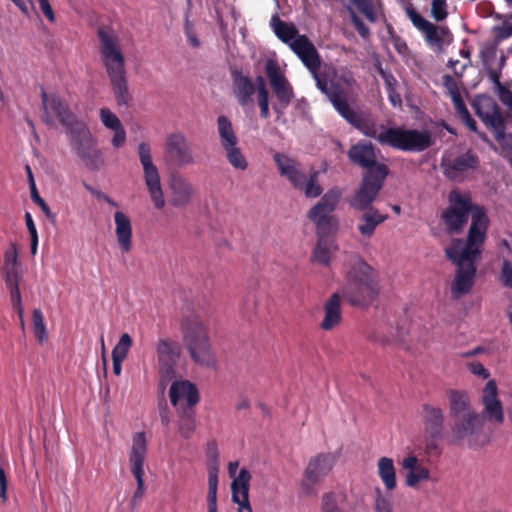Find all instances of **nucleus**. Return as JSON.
Returning a JSON list of instances; mask_svg holds the SVG:
<instances>
[{"mask_svg":"<svg viewBox=\"0 0 512 512\" xmlns=\"http://www.w3.org/2000/svg\"><path fill=\"white\" fill-rule=\"evenodd\" d=\"M378 476L386 490H394L397 486L396 471L393 460L388 457H381L377 462Z\"/></svg>","mask_w":512,"mask_h":512,"instance_id":"nucleus-36","label":"nucleus"},{"mask_svg":"<svg viewBox=\"0 0 512 512\" xmlns=\"http://www.w3.org/2000/svg\"><path fill=\"white\" fill-rule=\"evenodd\" d=\"M217 129L223 149L238 144V138L233 129L232 122L227 116L221 115L217 118Z\"/></svg>","mask_w":512,"mask_h":512,"instance_id":"nucleus-38","label":"nucleus"},{"mask_svg":"<svg viewBox=\"0 0 512 512\" xmlns=\"http://www.w3.org/2000/svg\"><path fill=\"white\" fill-rule=\"evenodd\" d=\"M451 99L453 101L454 108H455L459 118L464 116L465 114L469 113V111H468V109L466 107V104H465V102L462 99L461 94L460 95H457V94L453 95V97Z\"/></svg>","mask_w":512,"mask_h":512,"instance_id":"nucleus-62","label":"nucleus"},{"mask_svg":"<svg viewBox=\"0 0 512 512\" xmlns=\"http://www.w3.org/2000/svg\"><path fill=\"white\" fill-rule=\"evenodd\" d=\"M443 83L444 86L447 88L451 98L453 97V95H460L457 82L451 75H444Z\"/></svg>","mask_w":512,"mask_h":512,"instance_id":"nucleus-59","label":"nucleus"},{"mask_svg":"<svg viewBox=\"0 0 512 512\" xmlns=\"http://www.w3.org/2000/svg\"><path fill=\"white\" fill-rule=\"evenodd\" d=\"M169 397L171 404L176 407L177 410H179L181 406L194 408L199 402L197 387L187 380L174 381L169 389Z\"/></svg>","mask_w":512,"mask_h":512,"instance_id":"nucleus-21","label":"nucleus"},{"mask_svg":"<svg viewBox=\"0 0 512 512\" xmlns=\"http://www.w3.org/2000/svg\"><path fill=\"white\" fill-rule=\"evenodd\" d=\"M491 78L493 79V81L498 85L499 89H500V99L501 101L509 106V107H512V91L509 90V89H506L505 87H503L499 81V76L494 73V72H491Z\"/></svg>","mask_w":512,"mask_h":512,"instance_id":"nucleus-54","label":"nucleus"},{"mask_svg":"<svg viewBox=\"0 0 512 512\" xmlns=\"http://www.w3.org/2000/svg\"><path fill=\"white\" fill-rule=\"evenodd\" d=\"M449 416L452 419L473 411L469 394L463 390L450 389L447 391Z\"/></svg>","mask_w":512,"mask_h":512,"instance_id":"nucleus-34","label":"nucleus"},{"mask_svg":"<svg viewBox=\"0 0 512 512\" xmlns=\"http://www.w3.org/2000/svg\"><path fill=\"white\" fill-rule=\"evenodd\" d=\"M147 454V441L144 432H136L132 437V446L129 452V464L131 473L137 482V488L132 496L131 504L136 506L143 497L144 486V462Z\"/></svg>","mask_w":512,"mask_h":512,"instance_id":"nucleus-13","label":"nucleus"},{"mask_svg":"<svg viewBox=\"0 0 512 512\" xmlns=\"http://www.w3.org/2000/svg\"><path fill=\"white\" fill-rule=\"evenodd\" d=\"M178 411V430L180 435L185 438L189 439L196 428L195 423V410L192 407H183L181 406Z\"/></svg>","mask_w":512,"mask_h":512,"instance_id":"nucleus-37","label":"nucleus"},{"mask_svg":"<svg viewBox=\"0 0 512 512\" xmlns=\"http://www.w3.org/2000/svg\"><path fill=\"white\" fill-rule=\"evenodd\" d=\"M462 244L461 239H453L445 250L447 259L457 266L451 285L453 299H459L471 291L477 272L476 260L481 254L482 246L470 247Z\"/></svg>","mask_w":512,"mask_h":512,"instance_id":"nucleus-5","label":"nucleus"},{"mask_svg":"<svg viewBox=\"0 0 512 512\" xmlns=\"http://www.w3.org/2000/svg\"><path fill=\"white\" fill-rule=\"evenodd\" d=\"M468 368L472 374L477 375L483 379H487L490 376L489 371L483 366L482 363L478 361L469 363Z\"/></svg>","mask_w":512,"mask_h":512,"instance_id":"nucleus-58","label":"nucleus"},{"mask_svg":"<svg viewBox=\"0 0 512 512\" xmlns=\"http://www.w3.org/2000/svg\"><path fill=\"white\" fill-rule=\"evenodd\" d=\"M478 165V156L472 150H468L455 157L443 156L440 163L443 175L455 182L463 181L467 174L475 170Z\"/></svg>","mask_w":512,"mask_h":512,"instance_id":"nucleus-18","label":"nucleus"},{"mask_svg":"<svg viewBox=\"0 0 512 512\" xmlns=\"http://www.w3.org/2000/svg\"><path fill=\"white\" fill-rule=\"evenodd\" d=\"M337 112L354 128L367 137L376 139L381 145L405 152H423L434 144L428 130L406 129L404 127L386 128L378 125L369 116H362L346 102L337 103Z\"/></svg>","mask_w":512,"mask_h":512,"instance_id":"nucleus-1","label":"nucleus"},{"mask_svg":"<svg viewBox=\"0 0 512 512\" xmlns=\"http://www.w3.org/2000/svg\"><path fill=\"white\" fill-rule=\"evenodd\" d=\"M25 224L27 227V230L30 234V250L31 254L35 255L37 253V247H38V233L35 226V223L33 221V218L29 212L25 213Z\"/></svg>","mask_w":512,"mask_h":512,"instance_id":"nucleus-47","label":"nucleus"},{"mask_svg":"<svg viewBox=\"0 0 512 512\" xmlns=\"http://www.w3.org/2000/svg\"><path fill=\"white\" fill-rule=\"evenodd\" d=\"M6 287L8 288L10 292V299L13 308L16 310L21 324H24L23 321V307H22V298L21 293L19 289V278H8L4 279Z\"/></svg>","mask_w":512,"mask_h":512,"instance_id":"nucleus-41","label":"nucleus"},{"mask_svg":"<svg viewBox=\"0 0 512 512\" xmlns=\"http://www.w3.org/2000/svg\"><path fill=\"white\" fill-rule=\"evenodd\" d=\"M341 296L339 292L333 293L324 305V318L320 328L330 331L338 326L342 319Z\"/></svg>","mask_w":512,"mask_h":512,"instance_id":"nucleus-29","label":"nucleus"},{"mask_svg":"<svg viewBox=\"0 0 512 512\" xmlns=\"http://www.w3.org/2000/svg\"><path fill=\"white\" fill-rule=\"evenodd\" d=\"M138 155L151 200L157 209H162L165 206L164 193L161 187L160 175L152 161L151 148L148 143L142 142L139 144Z\"/></svg>","mask_w":512,"mask_h":512,"instance_id":"nucleus-16","label":"nucleus"},{"mask_svg":"<svg viewBox=\"0 0 512 512\" xmlns=\"http://www.w3.org/2000/svg\"><path fill=\"white\" fill-rule=\"evenodd\" d=\"M421 32L425 34V38L429 43L439 44L441 42L439 30L433 23L430 22Z\"/></svg>","mask_w":512,"mask_h":512,"instance_id":"nucleus-55","label":"nucleus"},{"mask_svg":"<svg viewBox=\"0 0 512 512\" xmlns=\"http://www.w3.org/2000/svg\"><path fill=\"white\" fill-rule=\"evenodd\" d=\"M30 192L32 201L41 208L42 212L45 214L47 218L54 220L56 215L51 212L49 206L46 204L44 199L39 195L36 185H33Z\"/></svg>","mask_w":512,"mask_h":512,"instance_id":"nucleus-51","label":"nucleus"},{"mask_svg":"<svg viewBox=\"0 0 512 512\" xmlns=\"http://www.w3.org/2000/svg\"><path fill=\"white\" fill-rule=\"evenodd\" d=\"M484 420V416L474 410L460 415L452 419V434L459 439L477 434L482 430Z\"/></svg>","mask_w":512,"mask_h":512,"instance_id":"nucleus-23","label":"nucleus"},{"mask_svg":"<svg viewBox=\"0 0 512 512\" xmlns=\"http://www.w3.org/2000/svg\"><path fill=\"white\" fill-rule=\"evenodd\" d=\"M291 50L313 74L317 88L326 95L336 111L337 103L345 104L347 102L345 93L339 84L330 81L329 75L325 71H320L319 53L306 35L300 36L294 41L291 44Z\"/></svg>","mask_w":512,"mask_h":512,"instance_id":"nucleus-6","label":"nucleus"},{"mask_svg":"<svg viewBox=\"0 0 512 512\" xmlns=\"http://www.w3.org/2000/svg\"><path fill=\"white\" fill-rule=\"evenodd\" d=\"M332 234H316L317 242L312 251L311 260L323 266H329L332 253L336 250Z\"/></svg>","mask_w":512,"mask_h":512,"instance_id":"nucleus-32","label":"nucleus"},{"mask_svg":"<svg viewBox=\"0 0 512 512\" xmlns=\"http://www.w3.org/2000/svg\"><path fill=\"white\" fill-rule=\"evenodd\" d=\"M114 131V135H113V138H112V145L115 147V148H119L121 147L125 141H126V132H125V129L123 128V126H120V128H116L113 130Z\"/></svg>","mask_w":512,"mask_h":512,"instance_id":"nucleus-61","label":"nucleus"},{"mask_svg":"<svg viewBox=\"0 0 512 512\" xmlns=\"http://www.w3.org/2000/svg\"><path fill=\"white\" fill-rule=\"evenodd\" d=\"M226 158L229 164L239 170H245L248 167V162L242 153L241 149L235 145L224 149Z\"/></svg>","mask_w":512,"mask_h":512,"instance_id":"nucleus-42","label":"nucleus"},{"mask_svg":"<svg viewBox=\"0 0 512 512\" xmlns=\"http://www.w3.org/2000/svg\"><path fill=\"white\" fill-rule=\"evenodd\" d=\"M446 0H432L431 11L436 21H443L447 17Z\"/></svg>","mask_w":512,"mask_h":512,"instance_id":"nucleus-52","label":"nucleus"},{"mask_svg":"<svg viewBox=\"0 0 512 512\" xmlns=\"http://www.w3.org/2000/svg\"><path fill=\"white\" fill-rule=\"evenodd\" d=\"M251 475L250 472L242 468L238 476L232 481V501L239 505L238 508L245 509L248 512H253L249 502V487Z\"/></svg>","mask_w":512,"mask_h":512,"instance_id":"nucleus-26","label":"nucleus"},{"mask_svg":"<svg viewBox=\"0 0 512 512\" xmlns=\"http://www.w3.org/2000/svg\"><path fill=\"white\" fill-rule=\"evenodd\" d=\"M357 10L369 21L375 22L377 17L372 0H350Z\"/></svg>","mask_w":512,"mask_h":512,"instance_id":"nucleus-46","label":"nucleus"},{"mask_svg":"<svg viewBox=\"0 0 512 512\" xmlns=\"http://www.w3.org/2000/svg\"><path fill=\"white\" fill-rule=\"evenodd\" d=\"M97 37L101 62L106 69L116 102L119 106L128 105L131 96L119 37L113 29L104 26L98 27Z\"/></svg>","mask_w":512,"mask_h":512,"instance_id":"nucleus-4","label":"nucleus"},{"mask_svg":"<svg viewBox=\"0 0 512 512\" xmlns=\"http://www.w3.org/2000/svg\"><path fill=\"white\" fill-rule=\"evenodd\" d=\"M164 161L167 166L175 168H182L195 163L191 145L182 132H174L166 137Z\"/></svg>","mask_w":512,"mask_h":512,"instance_id":"nucleus-15","label":"nucleus"},{"mask_svg":"<svg viewBox=\"0 0 512 512\" xmlns=\"http://www.w3.org/2000/svg\"><path fill=\"white\" fill-rule=\"evenodd\" d=\"M271 26L275 35L290 48L291 44L301 36L294 24L282 21L277 14L272 16Z\"/></svg>","mask_w":512,"mask_h":512,"instance_id":"nucleus-35","label":"nucleus"},{"mask_svg":"<svg viewBox=\"0 0 512 512\" xmlns=\"http://www.w3.org/2000/svg\"><path fill=\"white\" fill-rule=\"evenodd\" d=\"M443 423L444 414L440 407H435L430 404L423 405V424L425 435L441 437Z\"/></svg>","mask_w":512,"mask_h":512,"instance_id":"nucleus-28","label":"nucleus"},{"mask_svg":"<svg viewBox=\"0 0 512 512\" xmlns=\"http://www.w3.org/2000/svg\"><path fill=\"white\" fill-rule=\"evenodd\" d=\"M482 404L484 406V414L489 421L502 424L504 421L503 406L498 398V389L496 381L489 380L482 391Z\"/></svg>","mask_w":512,"mask_h":512,"instance_id":"nucleus-22","label":"nucleus"},{"mask_svg":"<svg viewBox=\"0 0 512 512\" xmlns=\"http://www.w3.org/2000/svg\"><path fill=\"white\" fill-rule=\"evenodd\" d=\"M218 469L208 472L207 512H217Z\"/></svg>","mask_w":512,"mask_h":512,"instance_id":"nucleus-40","label":"nucleus"},{"mask_svg":"<svg viewBox=\"0 0 512 512\" xmlns=\"http://www.w3.org/2000/svg\"><path fill=\"white\" fill-rule=\"evenodd\" d=\"M321 512H343L338 506L336 496L334 493H325L322 496Z\"/></svg>","mask_w":512,"mask_h":512,"instance_id":"nucleus-50","label":"nucleus"},{"mask_svg":"<svg viewBox=\"0 0 512 512\" xmlns=\"http://www.w3.org/2000/svg\"><path fill=\"white\" fill-rule=\"evenodd\" d=\"M115 235L123 253L132 249V225L129 217L121 211L114 213Z\"/></svg>","mask_w":512,"mask_h":512,"instance_id":"nucleus-30","label":"nucleus"},{"mask_svg":"<svg viewBox=\"0 0 512 512\" xmlns=\"http://www.w3.org/2000/svg\"><path fill=\"white\" fill-rule=\"evenodd\" d=\"M380 289L378 272L360 255H350L340 296L353 307L368 308L378 300Z\"/></svg>","mask_w":512,"mask_h":512,"instance_id":"nucleus-3","label":"nucleus"},{"mask_svg":"<svg viewBox=\"0 0 512 512\" xmlns=\"http://www.w3.org/2000/svg\"><path fill=\"white\" fill-rule=\"evenodd\" d=\"M403 469L407 470L405 483L409 487H415L419 482L430 478V471L419 463L416 456L410 455L402 462Z\"/></svg>","mask_w":512,"mask_h":512,"instance_id":"nucleus-33","label":"nucleus"},{"mask_svg":"<svg viewBox=\"0 0 512 512\" xmlns=\"http://www.w3.org/2000/svg\"><path fill=\"white\" fill-rule=\"evenodd\" d=\"M512 36V22H504L501 27L496 30V37L499 40L506 39Z\"/></svg>","mask_w":512,"mask_h":512,"instance_id":"nucleus-63","label":"nucleus"},{"mask_svg":"<svg viewBox=\"0 0 512 512\" xmlns=\"http://www.w3.org/2000/svg\"><path fill=\"white\" fill-rule=\"evenodd\" d=\"M407 15L413 25L420 31H422L430 23L413 8L407 9Z\"/></svg>","mask_w":512,"mask_h":512,"instance_id":"nucleus-56","label":"nucleus"},{"mask_svg":"<svg viewBox=\"0 0 512 512\" xmlns=\"http://www.w3.org/2000/svg\"><path fill=\"white\" fill-rule=\"evenodd\" d=\"M32 329L36 339L42 343L46 339V326L41 310L34 309L32 312Z\"/></svg>","mask_w":512,"mask_h":512,"instance_id":"nucleus-45","label":"nucleus"},{"mask_svg":"<svg viewBox=\"0 0 512 512\" xmlns=\"http://www.w3.org/2000/svg\"><path fill=\"white\" fill-rule=\"evenodd\" d=\"M375 512H392L390 501L384 498L380 492L375 501Z\"/></svg>","mask_w":512,"mask_h":512,"instance_id":"nucleus-60","label":"nucleus"},{"mask_svg":"<svg viewBox=\"0 0 512 512\" xmlns=\"http://www.w3.org/2000/svg\"><path fill=\"white\" fill-rule=\"evenodd\" d=\"M441 437H433L425 435L424 453L428 458H437L441 454L438 440Z\"/></svg>","mask_w":512,"mask_h":512,"instance_id":"nucleus-48","label":"nucleus"},{"mask_svg":"<svg viewBox=\"0 0 512 512\" xmlns=\"http://www.w3.org/2000/svg\"><path fill=\"white\" fill-rule=\"evenodd\" d=\"M66 131L72 149L85 166L92 171L100 169L104 163L102 153L97 148L87 124L79 120L66 128Z\"/></svg>","mask_w":512,"mask_h":512,"instance_id":"nucleus-8","label":"nucleus"},{"mask_svg":"<svg viewBox=\"0 0 512 512\" xmlns=\"http://www.w3.org/2000/svg\"><path fill=\"white\" fill-rule=\"evenodd\" d=\"M264 71L276 99L273 110L277 117H281L295 96L293 86L282 72L276 59H267Z\"/></svg>","mask_w":512,"mask_h":512,"instance_id":"nucleus-11","label":"nucleus"},{"mask_svg":"<svg viewBox=\"0 0 512 512\" xmlns=\"http://www.w3.org/2000/svg\"><path fill=\"white\" fill-rule=\"evenodd\" d=\"M350 12V18L353 26L355 27L356 31L359 33V35L362 38H367L370 35L369 28L365 25V23L362 21V19L356 15V13L353 11V9L349 8Z\"/></svg>","mask_w":512,"mask_h":512,"instance_id":"nucleus-53","label":"nucleus"},{"mask_svg":"<svg viewBox=\"0 0 512 512\" xmlns=\"http://www.w3.org/2000/svg\"><path fill=\"white\" fill-rule=\"evenodd\" d=\"M233 94L241 107H246L252 102V95L255 92V86L248 76L241 71L232 72Z\"/></svg>","mask_w":512,"mask_h":512,"instance_id":"nucleus-27","label":"nucleus"},{"mask_svg":"<svg viewBox=\"0 0 512 512\" xmlns=\"http://www.w3.org/2000/svg\"><path fill=\"white\" fill-rule=\"evenodd\" d=\"M206 456L209 461L213 462L215 466L218 465V449L216 442L212 441L207 444L206 447Z\"/></svg>","mask_w":512,"mask_h":512,"instance_id":"nucleus-64","label":"nucleus"},{"mask_svg":"<svg viewBox=\"0 0 512 512\" xmlns=\"http://www.w3.org/2000/svg\"><path fill=\"white\" fill-rule=\"evenodd\" d=\"M448 207L442 212L441 220L449 234H459L471 214V225L464 246H482L489 226L484 207L474 204L468 193L452 190L448 195Z\"/></svg>","mask_w":512,"mask_h":512,"instance_id":"nucleus-2","label":"nucleus"},{"mask_svg":"<svg viewBox=\"0 0 512 512\" xmlns=\"http://www.w3.org/2000/svg\"><path fill=\"white\" fill-rule=\"evenodd\" d=\"M341 198L338 188L329 189L308 212L307 217L316 227V234H333L338 227V220L333 215Z\"/></svg>","mask_w":512,"mask_h":512,"instance_id":"nucleus-9","label":"nucleus"},{"mask_svg":"<svg viewBox=\"0 0 512 512\" xmlns=\"http://www.w3.org/2000/svg\"><path fill=\"white\" fill-rule=\"evenodd\" d=\"M155 352L161 384L166 385L175 377V367L180 360L182 347L177 341L164 337L156 341Z\"/></svg>","mask_w":512,"mask_h":512,"instance_id":"nucleus-12","label":"nucleus"},{"mask_svg":"<svg viewBox=\"0 0 512 512\" xmlns=\"http://www.w3.org/2000/svg\"><path fill=\"white\" fill-rule=\"evenodd\" d=\"M273 159L277 165L279 173L288 179L291 185L300 190L305 184L307 176L298 168L297 162L289 156L276 152Z\"/></svg>","mask_w":512,"mask_h":512,"instance_id":"nucleus-24","label":"nucleus"},{"mask_svg":"<svg viewBox=\"0 0 512 512\" xmlns=\"http://www.w3.org/2000/svg\"><path fill=\"white\" fill-rule=\"evenodd\" d=\"M349 160L362 168L370 171L375 169L381 163L376 162L375 148L370 142H359L348 150Z\"/></svg>","mask_w":512,"mask_h":512,"instance_id":"nucleus-25","label":"nucleus"},{"mask_svg":"<svg viewBox=\"0 0 512 512\" xmlns=\"http://www.w3.org/2000/svg\"><path fill=\"white\" fill-rule=\"evenodd\" d=\"M132 338L128 333H123L112 350V359H118L124 361L128 355V352L132 346Z\"/></svg>","mask_w":512,"mask_h":512,"instance_id":"nucleus-43","label":"nucleus"},{"mask_svg":"<svg viewBox=\"0 0 512 512\" xmlns=\"http://www.w3.org/2000/svg\"><path fill=\"white\" fill-rule=\"evenodd\" d=\"M43 108L42 120L49 126H55V120L66 129L80 119L72 112L68 103L57 94L48 95L45 90L41 92Z\"/></svg>","mask_w":512,"mask_h":512,"instance_id":"nucleus-14","label":"nucleus"},{"mask_svg":"<svg viewBox=\"0 0 512 512\" xmlns=\"http://www.w3.org/2000/svg\"><path fill=\"white\" fill-rule=\"evenodd\" d=\"M336 456L333 453H319L310 458L301 486L307 494L311 493L313 486L321 482L332 471L336 464Z\"/></svg>","mask_w":512,"mask_h":512,"instance_id":"nucleus-19","label":"nucleus"},{"mask_svg":"<svg viewBox=\"0 0 512 512\" xmlns=\"http://www.w3.org/2000/svg\"><path fill=\"white\" fill-rule=\"evenodd\" d=\"M183 344L191 360L199 366L215 368L216 356L212 350L207 327L196 315L185 317L180 325Z\"/></svg>","mask_w":512,"mask_h":512,"instance_id":"nucleus-7","label":"nucleus"},{"mask_svg":"<svg viewBox=\"0 0 512 512\" xmlns=\"http://www.w3.org/2000/svg\"><path fill=\"white\" fill-rule=\"evenodd\" d=\"M387 219V214H382L376 208H369L364 210L363 214L359 217L357 229L363 237L371 238L377 226L384 223Z\"/></svg>","mask_w":512,"mask_h":512,"instance_id":"nucleus-31","label":"nucleus"},{"mask_svg":"<svg viewBox=\"0 0 512 512\" xmlns=\"http://www.w3.org/2000/svg\"><path fill=\"white\" fill-rule=\"evenodd\" d=\"M170 204L176 208L188 206L196 196L197 190L193 184L181 174H173L170 178Z\"/></svg>","mask_w":512,"mask_h":512,"instance_id":"nucleus-20","label":"nucleus"},{"mask_svg":"<svg viewBox=\"0 0 512 512\" xmlns=\"http://www.w3.org/2000/svg\"><path fill=\"white\" fill-rule=\"evenodd\" d=\"M18 252L15 244H12L4 253L2 267L3 279L19 278Z\"/></svg>","mask_w":512,"mask_h":512,"instance_id":"nucleus-39","label":"nucleus"},{"mask_svg":"<svg viewBox=\"0 0 512 512\" xmlns=\"http://www.w3.org/2000/svg\"><path fill=\"white\" fill-rule=\"evenodd\" d=\"M388 173L389 168L385 164H380L375 169L366 171L359 188L350 201V206L358 211L373 208L371 204L382 189Z\"/></svg>","mask_w":512,"mask_h":512,"instance_id":"nucleus-10","label":"nucleus"},{"mask_svg":"<svg viewBox=\"0 0 512 512\" xmlns=\"http://www.w3.org/2000/svg\"><path fill=\"white\" fill-rule=\"evenodd\" d=\"M476 115L494 133L497 141L505 137V120L497 102L489 96L477 98L472 104Z\"/></svg>","mask_w":512,"mask_h":512,"instance_id":"nucleus-17","label":"nucleus"},{"mask_svg":"<svg viewBox=\"0 0 512 512\" xmlns=\"http://www.w3.org/2000/svg\"><path fill=\"white\" fill-rule=\"evenodd\" d=\"M100 118L103 125L108 129L114 130L122 126L119 118L107 108L100 110Z\"/></svg>","mask_w":512,"mask_h":512,"instance_id":"nucleus-49","label":"nucleus"},{"mask_svg":"<svg viewBox=\"0 0 512 512\" xmlns=\"http://www.w3.org/2000/svg\"><path fill=\"white\" fill-rule=\"evenodd\" d=\"M300 190L304 192L307 198H316L322 194L323 189L318 184L317 171L310 173L309 178L306 179L305 184Z\"/></svg>","mask_w":512,"mask_h":512,"instance_id":"nucleus-44","label":"nucleus"},{"mask_svg":"<svg viewBox=\"0 0 512 512\" xmlns=\"http://www.w3.org/2000/svg\"><path fill=\"white\" fill-rule=\"evenodd\" d=\"M500 278L505 287L512 288V264L510 262H503Z\"/></svg>","mask_w":512,"mask_h":512,"instance_id":"nucleus-57","label":"nucleus"}]
</instances>
